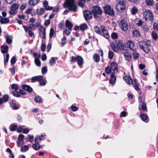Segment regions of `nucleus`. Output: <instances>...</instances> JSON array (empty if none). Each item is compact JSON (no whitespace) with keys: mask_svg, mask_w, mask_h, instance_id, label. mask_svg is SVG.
<instances>
[{"mask_svg":"<svg viewBox=\"0 0 158 158\" xmlns=\"http://www.w3.org/2000/svg\"><path fill=\"white\" fill-rule=\"evenodd\" d=\"M74 0H66L64 3V6L68 8L71 10L75 12L77 10L76 6L74 3Z\"/></svg>","mask_w":158,"mask_h":158,"instance_id":"f257e3e1","label":"nucleus"},{"mask_svg":"<svg viewBox=\"0 0 158 158\" xmlns=\"http://www.w3.org/2000/svg\"><path fill=\"white\" fill-rule=\"evenodd\" d=\"M91 12L95 18L98 17L99 16L102 15L103 13L102 9L98 6H93Z\"/></svg>","mask_w":158,"mask_h":158,"instance_id":"f03ea898","label":"nucleus"},{"mask_svg":"<svg viewBox=\"0 0 158 158\" xmlns=\"http://www.w3.org/2000/svg\"><path fill=\"white\" fill-rule=\"evenodd\" d=\"M139 46L140 48L146 53H148L150 50V45L145 41H140L139 42Z\"/></svg>","mask_w":158,"mask_h":158,"instance_id":"7ed1b4c3","label":"nucleus"},{"mask_svg":"<svg viewBox=\"0 0 158 158\" xmlns=\"http://www.w3.org/2000/svg\"><path fill=\"white\" fill-rule=\"evenodd\" d=\"M125 2V0H118V3L116 5V9L118 12H122L126 9Z\"/></svg>","mask_w":158,"mask_h":158,"instance_id":"20e7f679","label":"nucleus"},{"mask_svg":"<svg viewBox=\"0 0 158 158\" xmlns=\"http://www.w3.org/2000/svg\"><path fill=\"white\" fill-rule=\"evenodd\" d=\"M104 11L105 13L112 16L115 15V12L113 9L110 5H106L103 7Z\"/></svg>","mask_w":158,"mask_h":158,"instance_id":"39448f33","label":"nucleus"},{"mask_svg":"<svg viewBox=\"0 0 158 158\" xmlns=\"http://www.w3.org/2000/svg\"><path fill=\"white\" fill-rule=\"evenodd\" d=\"M70 61L73 63L77 61V63L79 66L82 65L83 62L82 58L80 56H77L76 57L73 56H72Z\"/></svg>","mask_w":158,"mask_h":158,"instance_id":"423d86ee","label":"nucleus"},{"mask_svg":"<svg viewBox=\"0 0 158 158\" xmlns=\"http://www.w3.org/2000/svg\"><path fill=\"white\" fill-rule=\"evenodd\" d=\"M143 16L144 18L146 20H152L153 19V15L149 10H145L143 12Z\"/></svg>","mask_w":158,"mask_h":158,"instance_id":"0eeeda50","label":"nucleus"},{"mask_svg":"<svg viewBox=\"0 0 158 158\" xmlns=\"http://www.w3.org/2000/svg\"><path fill=\"white\" fill-rule=\"evenodd\" d=\"M19 6V5L18 3H15L13 4L11 6V10L9 11V13L12 15L16 14Z\"/></svg>","mask_w":158,"mask_h":158,"instance_id":"6e6552de","label":"nucleus"},{"mask_svg":"<svg viewBox=\"0 0 158 158\" xmlns=\"http://www.w3.org/2000/svg\"><path fill=\"white\" fill-rule=\"evenodd\" d=\"M120 26L124 31H125L127 30L128 26L125 20L123 19L121 20L120 22Z\"/></svg>","mask_w":158,"mask_h":158,"instance_id":"1a4fd4ad","label":"nucleus"},{"mask_svg":"<svg viewBox=\"0 0 158 158\" xmlns=\"http://www.w3.org/2000/svg\"><path fill=\"white\" fill-rule=\"evenodd\" d=\"M84 16L86 20L92 19L91 14L89 11H85L84 12Z\"/></svg>","mask_w":158,"mask_h":158,"instance_id":"9d476101","label":"nucleus"},{"mask_svg":"<svg viewBox=\"0 0 158 158\" xmlns=\"http://www.w3.org/2000/svg\"><path fill=\"white\" fill-rule=\"evenodd\" d=\"M127 47L129 48L131 50L134 51L135 48V45L134 43L131 41V40H128L127 43Z\"/></svg>","mask_w":158,"mask_h":158,"instance_id":"9b49d317","label":"nucleus"},{"mask_svg":"<svg viewBox=\"0 0 158 158\" xmlns=\"http://www.w3.org/2000/svg\"><path fill=\"white\" fill-rule=\"evenodd\" d=\"M101 29L104 37L106 39H108L109 38L110 36L106 28L104 26H102L101 27Z\"/></svg>","mask_w":158,"mask_h":158,"instance_id":"f8f14e48","label":"nucleus"},{"mask_svg":"<svg viewBox=\"0 0 158 158\" xmlns=\"http://www.w3.org/2000/svg\"><path fill=\"white\" fill-rule=\"evenodd\" d=\"M10 106L13 109L15 110H17L20 108V105L16 104L15 101L14 100H12Z\"/></svg>","mask_w":158,"mask_h":158,"instance_id":"ddd939ff","label":"nucleus"},{"mask_svg":"<svg viewBox=\"0 0 158 158\" xmlns=\"http://www.w3.org/2000/svg\"><path fill=\"white\" fill-rule=\"evenodd\" d=\"M110 67L112 70L114 71L116 70L117 72H118V65L115 62H112L110 64Z\"/></svg>","mask_w":158,"mask_h":158,"instance_id":"4468645a","label":"nucleus"},{"mask_svg":"<svg viewBox=\"0 0 158 158\" xmlns=\"http://www.w3.org/2000/svg\"><path fill=\"white\" fill-rule=\"evenodd\" d=\"M22 88L23 89L29 92H31L33 90L32 88L30 86L27 85H22Z\"/></svg>","mask_w":158,"mask_h":158,"instance_id":"2eb2a0df","label":"nucleus"},{"mask_svg":"<svg viewBox=\"0 0 158 158\" xmlns=\"http://www.w3.org/2000/svg\"><path fill=\"white\" fill-rule=\"evenodd\" d=\"M43 5L45 10H52L53 8V7L50 6L48 5V2L47 1H45L43 3Z\"/></svg>","mask_w":158,"mask_h":158,"instance_id":"dca6fc26","label":"nucleus"},{"mask_svg":"<svg viewBox=\"0 0 158 158\" xmlns=\"http://www.w3.org/2000/svg\"><path fill=\"white\" fill-rule=\"evenodd\" d=\"M116 80V77L114 75V73H112L110 75V83L111 84H114Z\"/></svg>","mask_w":158,"mask_h":158,"instance_id":"f3484780","label":"nucleus"},{"mask_svg":"<svg viewBox=\"0 0 158 158\" xmlns=\"http://www.w3.org/2000/svg\"><path fill=\"white\" fill-rule=\"evenodd\" d=\"M43 77L42 76H38L33 77L31 78V81L32 82H34L35 81H40V80L43 79Z\"/></svg>","mask_w":158,"mask_h":158,"instance_id":"a211bd4d","label":"nucleus"},{"mask_svg":"<svg viewBox=\"0 0 158 158\" xmlns=\"http://www.w3.org/2000/svg\"><path fill=\"white\" fill-rule=\"evenodd\" d=\"M73 24L70 22L68 20H66L65 22V26L66 28L68 29L72 30L73 28Z\"/></svg>","mask_w":158,"mask_h":158,"instance_id":"6ab92c4d","label":"nucleus"},{"mask_svg":"<svg viewBox=\"0 0 158 158\" xmlns=\"http://www.w3.org/2000/svg\"><path fill=\"white\" fill-rule=\"evenodd\" d=\"M123 78L125 81L129 85H131L132 82V80L130 77L129 76H124Z\"/></svg>","mask_w":158,"mask_h":158,"instance_id":"aec40b11","label":"nucleus"},{"mask_svg":"<svg viewBox=\"0 0 158 158\" xmlns=\"http://www.w3.org/2000/svg\"><path fill=\"white\" fill-rule=\"evenodd\" d=\"M131 84H132L136 90H139L140 89L139 87V84L138 83L136 80H134L133 81H132Z\"/></svg>","mask_w":158,"mask_h":158,"instance_id":"412c9836","label":"nucleus"},{"mask_svg":"<svg viewBox=\"0 0 158 158\" xmlns=\"http://www.w3.org/2000/svg\"><path fill=\"white\" fill-rule=\"evenodd\" d=\"M124 56L126 60L129 61L131 59V54L128 52H126L124 54Z\"/></svg>","mask_w":158,"mask_h":158,"instance_id":"4be33fe9","label":"nucleus"},{"mask_svg":"<svg viewBox=\"0 0 158 158\" xmlns=\"http://www.w3.org/2000/svg\"><path fill=\"white\" fill-rule=\"evenodd\" d=\"M140 116L141 117L142 119V120L144 122H148V117L145 114H141L140 115Z\"/></svg>","mask_w":158,"mask_h":158,"instance_id":"5701e85b","label":"nucleus"},{"mask_svg":"<svg viewBox=\"0 0 158 158\" xmlns=\"http://www.w3.org/2000/svg\"><path fill=\"white\" fill-rule=\"evenodd\" d=\"M9 19L7 18H3L1 17L0 19V22L2 24H6L9 23Z\"/></svg>","mask_w":158,"mask_h":158,"instance_id":"b1692460","label":"nucleus"},{"mask_svg":"<svg viewBox=\"0 0 158 158\" xmlns=\"http://www.w3.org/2000/svg\"><path fill=\"white\" fill-rule=\"evenodd\" d=\"M8 46L7 45H3L1 47V51L2 53H6L8 52Z\"/></svg>","mask_w":158,"mask_h":158,"instance_id":"393cba45","label":"nucleus"},{"mask_svg":"<svg viewBox=\"0 0 158 158\" xmlns=\"http://www.w3.org/2000/svg\"><path fill=\"white\" fill-rule=\"evenodd\" d=\"M45 9L41 8L40 9H37L36 10L37 14L38 15H42L45 11Z\"/></svg>","mask_w":158,"mask_h":158,"instance_id":"a878e982","label":"nucleus"},{"mask_svg":"<svg viewBox=\"0 0 158 158\" xmlns=\"http://www.w3.org/2000/svg\"><path fill=\"white\" fill-rule=\"evenodd\" d=\"M41 146L39 143H35L32 145L33 148L35 150H38L40 148Z\"/></svg>","mask_w":158,"mask_h":158,"instance_id":"bb28decb","label":"nucleus"},{"mask_svg":"<svg viewBox=\"0 0 158 158\" xmlns=\"http://www.w3.org/2000/svg\"><path fill=\"white\" fill-rule=\"evenodd\" d=\"M56 36V32L54 31V29L53 28H51L50 30L49 33V37L50 38H52L53 36L55 37Z\"/></svg>","mask_w":158,"mask_h":158,"instance_id":"cd10ccee","label":"nucleus"},{"mask_svg":"<svg viewBox=\"0 0 158 158\" xmlns=\"http://www.w3.org/2000/svg\"><path fill=\"white\" fill-rule=\"evenodd\" d=\"M40 0H30L29 3L31 5L34 6L39 2Z\"/></svg>","mask_w":158,"mask_h":158,"instance_id":"c85d7f7f","label":"nucleus"},{"mask_svg":"<svg viewBox=\"0 0 158 158\" xmlns=\"http://www.w3.org/2000/svg\"><path fill=\"white\" fill-rule=\"evenodd\" d=\"M94 60L96 62H98L100 60V56L97 54H95L93 56Z\"/></svg>","mask_w":158,"mask_h":158,"instance_id":"c756f323","label":"nucleus"},{"mask_svg":"<svg viewBox=\"0 0 158 158\" xmlns=\"http://www.w3.org/2000/svg\"><path fill=\"white\" fill-rule=\"evenodd\" d=\"M40 33H42V35L46 34V29L42 26L40 27Z\"/></svg>","mask_w":158,"mask_h":158,"instance_id":"7c9ffc66","label":"nucleus"},{"mask_svg":"<svg viewBox=\"0 0 158 158\" xmlns=\"http://www.w3.org/2000/svg\"><path fill=\"white\" fill-rule=\"evenodd\" d=\"M145 2L147 6H153L154 2L153 0H145Z\"/></svg>","mask_w":158,"mask_h":158,"instance_id":"2f4dec72","label":"nucleus"},{"mask_svg":"<svg viewBox=\"0 0 158 158\" xmlns=\"http://www.w3.org/2000/svg\"><path fill=\"white\" fill-rule=\"evenodd\" d=\"M29 149L28 146L25 145L21 148L20 150L21 152H25L27 151Z\"/></svg>","mask_w":158,"mask_h":158,"instance_id":"473e14b6","label":"nucleus"},{"mask_svg":"<svg viewBox=\"0 0 158 158\" xmlns=\"http://www.w3.org/2000/svg\"><path fill=\"white\" fill-rule=\"evenodd\" d=\"M56 60L53 57L51 58L49 62V64L50 66H52L54 65L56 63Z\"/></svg>","mask_w":158,"mask_h":158,"instance_id":"72a5a7b5","label":"nucleus"},{"mask_svg":"<svg viewBox=\"0 0 158 158\" xmlns=\"http://www.w3.org/2000/svg\"><path fill=\"white\" fill-rule=\"evenodd\" d=\"M71 31H72V30L68 29L67 28H65V30H64V32H64L63 35H64V33H65L67 35H69L70 34L71 32Z\"/></svg>","mask_w":158,"mask_h":158,"instance_id":"f704fd0d","label":"nucleus"},{"mask_svg":"<svg viewBox=\"0 0 158 158\" xmlns=\"http://www.w3.org/2000/svg\"><path fill=\"white\" fill-rule=\"evenodd\" d=\"M133 35L135 37H139L140 35V32L137 30H135L133 32Z\"/></svg>","mask_w":158,"mask_h":158,"instance_id":"c9c22d12","label":"nucleus"},{"mask_svg":"<svg viewBox=\"0 0 158 158\" xmlns=\"http://www.w3.org/2000/svg\"><path fill=\"white\" fill-rule=\"evenodd\" d=\"M87 27V25L85 23L82 24L80 27V29L81 30L84 31L85 30Z\"/></svg>","mask_w":158,"mask_h":158,"instance_id":"e433bc0d","label":"nucleus"},{"mask_svg":"<svg viewBox=\"0 0 158 158\" xmlns=\"http://www.w3.org/2000/svg\"><path fill=\"white\" fill-rule=\"evenodd\" d=\"M35 62L36 65L39 66L40 67L41 66V62L40 60L37 58H35Z\"/></svg>","mask_w":158,"mask_h":158,"instance_id":"4c0bfd02","label":"nucleus"},{"mask_svg":"<svg viewBox=\"0 0 158 158\" xmlns=\"http://www.w3.org/2000/svg\"><path fill=\"white\" fill-rule=\"evenodd\" d=\"M40 85L44 86L47 83L46 81L44 79V77L43 78V79H42V80H40Z\"/></svg>","mask_w":158,"mask_h":158,"instance_id":"58836bf2","label":"nucleus"},{"mask_svg":"<svg viewBox=\"0 0 158 158\" xmlns=\"http://www.w3.org/2000/svg\"><path fill=\"white\" fill-rule=\"evenodd\" d=\"M6 42L8 44H10L12 42V40L10 39V37L9 36L7 35L6 37Z\"/></svg>","mask_w":158,"mask_h":158,"instance_id":"ea45409f","label":"nucleus"},{"mask_svg":"<svg viewBox=\"0 0 158 158\" xmlns=\"http://www.w3.org/2000/svg\"><path fill=\"white\" fill-rule=\"evenodd\" d=\"M95 31L98 34H100L101 33V32L99 29V28L97 26L94 27V28Z\"/></svg>","mask_w":158,"mask_h":158,"instance_id":"a19ab883","label":"nucleus"},{"mask_svg":"<svg viewBox=\"0 0 158 158\" xmlns=\"http://www.w3.org/2000/svg\"><path fill=\"white\" fill-rule=\"evenodd\" d=\"M11 88L12 89L17 90L19 89V87L16 84H14L11 85Z\"/></svg>","mask_w":158,"mask_h":158,"instance_id":"79ce46f5","label":"nucleus"},{"mask_svg":"<svg viewBox=\"0 0 158 158\" xmlns=\"http://www.w3.org/2000/svg\"><path fill=\"white\" fill-rule=\"evenodd\" d=\"M106 73L107 74H110L112 70L109 66H107L105 69Z\"/></svg>","mask_w":158,"mask_h":158,"instance_id":"37998d69","label":"nucleus"},{"mask_svg":"<svg viewBox=\"0 0 158 158\" xmlns=\"http://www.w3.org/2000/svg\"><path fill=\"white\" fill-rule=\"evenodd\" d=\"M115 42L117 45L119 47H122V43L121 41L118 40H115Z\"/></svg>","mask_w":158,"mask_h":158,"instance_id":"c03bdc74","label":"nucleus"},{"mask_svg":"<svg viewBox=\"0 0 158 158\" xmlns=\"http://www.w3.org/2000/svg\"><path fill=\"white\" fill-rule=\"evenodd\" d=\"M34 100L35 102L37 103H40L41 102L42 99L39 96H36L35 97Z\"/></svg>","mask_w":158,"mask_h":158,"instance_id":"a18cd8bd","label":"nucleus"},{"mask_svg":"<svg viewBox=\"0 0 158 158\" xmlns=\"http://www.w3.org/2000/svg\"><path fill=\"white\" fill-rule=\"evenodd\" d=\"M12 93L13 95L15 97H19L20 96V94L19 93L16 91H12Z\"/></svg>","mask_w":158,"mask_h":158,"instance_id":"49530a36","label":"nucleus"},{"mask_svg":"<svg viewBox=\"0 0 158 158\" xmlns=\"http://www.w3.org/2000/svg\"><path fill=\"white\" fill-rule=\"evenodd\" d=\"M138 11L137 8L135 7H134L132 8L131 10V13L133 15H135Z\"/></svg>","mask_w":158,"mask_h":158,"instance_id":"de8ad7c7","label":"nucleus"},{"mask_svg":"<svg viewBox=\"0 0 158 158\" xmlns=\"http://www.w3.org/2000/svg\"><path fill=\"white\" fill-rule=\"evenodd\" d=\"M9 96L7 95H4L3 97V100L5 102H6L8 101L9 99Z\"/></svg>","mask_w":158,"mask_h":158,"instance_id":"09e8293b","label":"nucleus"},{"mask_svg":"<svg viewBox=\"0 0 158 158\" xmlns=\"http://www.w3.org/2000/svg\"><path fill=\"white\" fill-rule=\"evenodd\" d=\"M114 56V53L111 51H110L108 53V58L110 59H111L113 58Z\"/></svg>","mask_w":158,"mask_h":158,"instance_id":"8fccbe9b","label":"nucleus"},{"mask_svg":"<svg viewBox=\"0 0 158 158\" xmlns=\"http://www.w3.org/2000/svg\"><path fill=\"white\" fill-rule=\"evenodd\" d=\"M27 5L26 3L22 4L20 7V9L22 10H24L27 7Z\"/></svg>","mask_w":158,"mask_h":158,"instance_id":"3c124183","label":"nucleus"},{"mask_svg":"<svg viewBox=\"0 0 158 158\" xmlns=\"http://www.w3.org/2000/svg\"><path fill=\"white\" fill-rule=\"evenodd\" d=\"M152 36L154 40L157 39L158 38V36L157 33L154 31L152 32Z\"/></svg>","mask_w":158,"mask_h":158,"instance_id":"603ef678","label":"nucleus"},{"mask_svg":"<svg viewBox=\"0 0 158 158\" xmlns=\"http://www.w3.org/2000/svg\"><path fill=\"white\" fill-rule=\"evenodd\" d=\"M66 39L65 37H63L61 39V45H64L66 43Z\"/></svg>","mask_w":158,"mask_h":158,"instance_id":"864d4df0","label":"nucleus"},{"mask_svg":"<svg viewBox=\"0 0 158 158\" xmlns=\"http://www.w3.org/2000/svg\"><path fill=\"white\" fill-rule=\"evenodd\" d=\"M47 71V68L46 67H44L42 69V73L43 74H45Z\"/></svg>","mask_w":158,"mask_h":158,"instance_id":"5fc2aeb1","label":"nucleus"},{"mask_svg":"<svg viewBox=\"0 0 158 158\" xmlns=\"http://www.w3.org/2000/svg\"><path fill=\"white\" fill-rule=\"evenodd\" d=\"M17 145L18 147H19L20 145H23L24 144V142L23 140H18L17 141Z\"/></svg>","mask_w":158,"mask_h":158,"instance_id":"6e6d98bb","label":"nucleus"},{"mask_svg":"<svg viewBox=\"0 0 158 158\" xmlns=\"http://www.w3.org/2000/svg\"><path fill=\"white\" fill-rule=\"evenodd\" d=\"M111 37L113 39H115L118 38V35L116 33L113 32L111 34Z\"/></svg>","mask_w":158,"mask_h":158,"instance_id":"4d7b16f0","label":"nucleus"},{"mask_svg":"<svg viewBox=\"0 0 158 158\" xmlns=\"http://www.w3.org/2000/svg\"><path fill=\"white\" fill-rule=\"evenodd\" d=\"M46 45L45 44L42 43L41 45V50L42 51L44 52L45 50Z\"/></svg>","mask_w":158,"mask_h":158,"instance_id":"13d9d810","label":"nucleus"},{"mask_svg":"<svg viewBox=\"0 0 158 158\" xmlns=\"http://www.w3.org/2000/svg\"><path fill=\"white\" fill-rule=\"evenodd\" d=\"M133 57L135 59H137L139 57V54L137 53L134 52H133Z\"/></svg>","mask_w":158,"mask_h":158,"instance_id":"bf43d9fd","label":"nucleus"},{"mask_svg":"<svg viewBox=\"0 0 158 158\" xmlns=\"http://www.w3.org/2000/svg\"><path fill=\"white\" fill-rule=\"evenodd\" d=\"M28 140L30 142H32L33 141L34 139V136L33 135H28Z\"/></svg>","mask_w":158,"mask_h":158,"instance_id":"052dcab7","label":"nucleus"},{"mask_svg":"<svg viewBox=\"0 0 158 158\" xmlns=\"http://www.w3.org/2000/svg\"><path fill=\"white\" fill-rule=\"evenodd\" d=\"M9 59V54H6V58L4 59V64H6V63L8 62Z\"/></svg>","mask_w":158,"mask_h":158,"instance_id":"680f3d73","label":"nucleus"},{"mask_svg":"<svg viewBox=\"0 0 158 158\" xmlns=\"http://www.w3.org/2000/svg\"><path fill=\"white\" fill-rule=\"evenodd\" d=\"M142 109L143 110H146L147 109L146 104L145 103L143 102L142 105Z\"/></svg>","mask_w":158,"mask_h":158,"instance_id":"e2e57ef3","label":"nucleus"},{"mask_svg":"<svg viewBox=\"0 0 158 158\" xmlns=\"http://www.w3.org/2000/svg\"><path fill=\"white\" fill-rule=\"evenodd\" d=\"M17 128V126L16 125H12L11 127V130L12 131H15Z\"/></svg>","mask_w":158,"mask_h":158,"instance_id":"0e129e2a","label":"nucleus"},{"mask_svg":"<svg viewBox=\"0 0 158 158\" xmlns=\"http://www.w3.org/2000/svg\"><path fill=\"white\" fill-rule=\"evenodd\" d=\"M71 108L73 111H76L78 109V108L77 106H71Z\"/></svg>","mask_w":158,"mask_h":158,"instance_id":"69168bd1","label":"nucleus"},{"mask_svg":"<svg viewBox=\"0 0 158 158\" xmlns=\"http://www.w3.org/2000/svg\"><path fill=\"white\" fill-rule=\"evenodd\" d=\"M41 139V138L39 136L36 137L35 139V141L36 143H38L40 142V141Z\"/></svg>","mask_w":158,"mask_h":158,"instance_id":"338daca9","label":"nucleus"},{"mask_svg":"<svg viewBox=\"0 0 158 158\" xmlns=\"http://www.w3.org/2000/svg\"><path fill=\"white\" fill-rule=\"evenodd\" d=\"M15 59L16 58L15 56H13V57H12L10 60V62L11 64H14L15 63Z\"/></svg>","mask_w":158,"mask_h":158,"instance_id":"774afa93","label":"nucleus"}]
</instances>
